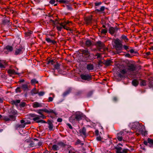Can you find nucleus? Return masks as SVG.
Masks as SVG:
<instances>
[{"mask_svg": "<svg viewBox=\"0 0 153 153\" xmlns=\"http://www.w3.org/2000/svg\"><path fill=\"white\" fill-rule=\"evenodd\" d=\"M141 125L138 123H133L130 124V126L131 128L133 129H135L137 131Z\"/></svg>", "mask_w": 153, "mask_h": 153, "instance_id": "5", "label": "nucleus"}, {"mask_svg": "<svg viewBox=\"0 0 153 153\" xmlns=\"http://www.w3.org/2000/svg\"><path fill=\"white\" fill-rule=\"evenodd\" d=\"M54 63V62L53 60L50 59L48 61L47 64H51V65H53Z\"/></svg>", "mask_w": 153, "mask_h": 153, "instance_id": "45", "label": "nucleus"}, {"mask_svg": "<svg viewBox=\"0 0 153 153\" xmlns=\"http://www.w3.org/2000/svg\"><path fill=\"white\" fill-rule=\"evenodd\" d=\"M23 48L21 46H16L14 54L16 55L20 54L23 53Z\"/></svg>", "mask_w": 153, "mask_h": 153, "instance_id": "4", "label": "nucleus"}, {"mask_svg": "<svg viewBox=\"0 0 153 153\" xmlns=\"http://www.w3.org/2000/svg\"><path fill=\"white\" fill-rule=\"evenodd\" d=\"M66 7H67V9L69 10H72L73 9V8L71 7V5H67Z\"/></svg>", "mask_w": 153, "mask_h": 153, "instance_id": "48", "label": "nucleus"}, {"mask_svg": "<svg viewBox=\"0 0 153 153\" xmlns=\"http://www.w3.org/2000/svg\"><path fill=\"white\" fill-rule=\"evenodd\" d=\"M92 17V15H90L85 18V22L87 24H88L91 22Z\"/></svg>", "mask_w": 153, "mask_h": 153, "instance_id": "15", "label": "nucleus"}, {"mask_svg": "<svg viewBox=\"0 0 153 153\" xmlns=\"http://www.w3.org/2000/svg\"><path fill=\"white\" fill-rule=\"evenodd\" d=\"M86 68L89 71L92 70L94 69V66L93 65L89 64L87 65Z\"/></svg>", "mask_w": 153, "mask_h": 153, "instance_id": "23", "label": "nucleus"}, {"mask_svg": "<svg viewBox=\"0 0 153 153\" xmlns=\"http://www.w3.org/2000/svg\"><path fill=\"white\" fill-rule=\"evenodd\" d=\"M53 98L51 97H49V98H48V101L50 102H52V101H53Z\"/></svg>", "mask_w": 153, "mask_h": 153, "instance_id": "58", "label": "nucleus"}, {"mask_svg": "<svg viewBox=\"0 0 153 153\" xmlns=\"http://www.w3.org/2000/svg\"><path fill=\"white\" fill-rule=\"evenodd\" d=\"M38 91H37L36 88H34L31 91V93L32 95L37 94L38 93Z\"/></svg>", "mask_w": 153, "mask_h": 153, "instance_id": "35", "label": "nucleus"}, {"mask_svg": "<svg viewBox=\"0 0 153 153\" xmlns=\"http://www.w3.org/2000/svg\"><path fill=\"white\" fill-rule=\"evenodd\" d=\"M76 120L79 121L81 119L82 116L79 113H76L75 114Z\"/></svg>", "mask_w": 153, "mask_h": 153, "instance_id": "20", "label": "nucleus"}, {"mask_svg": "<svg viewBox=\"0 0 153 153\" xmlns=\"http://www.w3.org/2000/svg\"><path fill=\"white\" fill-rule=\"evenodd\" d=\"M117 30L118 28L117 27H110L109 28V33L111 35H113Z\"/></svg>", "mask_w": 153, "mask_h": 153, "instance_id": "13", "label": "nucleus"}, {"mask_svg": "<svg viewBox=\"0 0 153 153\" xmlns=\"http://www.w3.org/2000/svg\"><path fill=\"white\" fill-rule=\"evenodd\" d=\"M26 103L24 102H22L21 103L20 105L21 107H24L25 106Z\"/></svg>", "mask_w": 153, "mask_h": 153, "instance_id": "55", "label": "nucleus"}, {"mask_svg": "<svg viewBox=\"0 0 153 153\" xmlns=\"http://www.w3.org/2000/svg\"><path fill=\"white\" fill-rule=\"evenodd\" d=\"M79 132L80 135L84 137L86 136V129L85 127H83L82 129L79 130Z\"/></svg>", "mask_w": 153, "mask_h": 153, "instance_id": "14", "label": "nucleus"}, {"mask_svg": "<svg viewBox=\"0 0 153 153\" xmlns=\"http://www.w3.org/2000/svg\"><path fill=\"white\" fill-rule=\"evenodd\" d=\"M76 118L74 115H72L69 118V121L71 123L74 122Z\"/></svg>", "mask_w": 153, "mask_h": 153, "instance_id": "26", "label": "nucleus"}, {"mask_svg": "<svg viewBox=\"0 0 153 153\" xmlns=\"http://www.w3.org/2000/svg\"><path fill=\"white\" fill-rule=\"evenodd\" d=\"M38 95L40 96H43L45 94V92L44 91H41L39 92L38 93Z\"/></svg>", "mask_w": 153, "mask_h": 153, "instance_id": "51", "label": "nucleus"}, {"mask_svg": "<svg viewBox=\"0 0 153 153\" xmlns=\"http://www.w3.org/2000/svg\"><path fill=\"white\" fill-rule=\"evenodd\" d=\"M67 125L69 127V128L71 129H72V127L71 125L69 123H68L67 124Z\"/></svg>", "mask_w": 153, "mask_h": 153, "instance_id": "59", "label": "nucleus"}, {"mask_svg": "<svg viewBox=\"0 0 153 153\" xmlns=\"http://www.w3.org/2000/svg\"><path fill=\"white\" fill-rule=\"evenodd\" d=\"M33 146H34V144L33 143H30L29 144V146L30 147H33Z\"/></svg>", "mask_w": 153, "mask_h": 153, "instance_id": "63", "label": "nucleus"}, {"mask_svg": "<svg viewBox=\"0 0 153 153\" xmlns=\"http://www.w3.org/2000/svg\"><path fill=\"white\" fill-rule=\"evenodd\" d=\"M33 33V31L30 30H28L27 32L25 33V35L27 36H28L31 35Z\"/></svg>", "mask_w": 153, "mask_h": 153, "instance_id": "38", "label": "nucleus"}, {"mask_svg": "<svg viewBox=\"0 0 153 153\" xmlns=\"http://www.w3.org/2000/svg\"><path fill=\"white\" fill-rule=\"evenodd\" d=\"M112 63V61L111 60H107L105 62V64L107 66H109L111 65V64Z\"/></svg>", "mask_w": 153, "mask_h": 153, "instance_id": "36", "label": "nucleus"}, {"mask_svg": "<svg viewBox=\"0 0 153 153\" xmlns=\"http://www.w3.org/2000/svg\"><path fill=\"white\" fill-rule=\"evenodd\" d=\"M49 124V126H48V128L49 129L50 131H51L53 130V124L52 123H48Z\"/></svg>", "mask_w": 153, "mask_h": 153, "instance_id": "44", "label": "nucleus"}, {"mask_svg": "<svg viewBox=\"0 0 153 153\" xmlns=\"http://www.w3.org/2000/svg\"><path fill=\"white\" fill-rule=\"evenodd\" d=\"M96 139L98 141H100L102 140V138L100 136H98L97 137Z\"/></svg>", "mask_w": 153, "mask_h": 153, "instance_id": "57", "label": "nucleus"}, {"mask_svg": "<svg viewBox=\"0 0 153 153\" xmlns=\"http://www.w3.org/2000/svg\"><path fill=\"white\" fill-rule=\"evenodd\" d=\"M13 50V47L10 45H7L4 49V51L5 53L7 54L10 52H12Z\"/></svg>", "mask_w": 153, "mask_h": 153, "instance_id": "7", "label": "nucleus"}, {"mask_svg": "<svg viewBox=\"0 0 153 153\" xmlns=\"http://www.w3.org/2000/svg\"><path fill=\"white\" fill-rule=\"evenodd\" d=\"M137 131L143 135L145 136L147 134V132L146 131L145 127L143 125H140Z\"/></svg>", "mask_w": 153, "mask_h": 153, "instance_id": "6", "label": "nucleus"}, {"mask_svg": "<svg viewBox=\"0 0 153 153\" xmlns=\"http://www.w3.org/2000/svg\"><path fill=\"white\" fill-rule=\"evenodd\" d=\"M9 117L10 118L14 119V120H15V117L13 115H10L9 116Z\"/></svg>", "mask_w": 153, "mask_h": 153, "instance_id": "64", "label": "nucleus"}, {"mask_svg": "<svg viewBox=\"0 0 153 153\" xmlns=\"http://www.w3.org/2000/svg\"><path fill=\"white\" fill-rule=\"evenodd\" d=\"M105 7L104 6H102L100 9H96V10L98 12H102L104 10Z\"/></svg>", "mask_w": 153, "mask_h": 153, "instance_id": "42", "label": "nucleus"}, {"mask_svg": "<svg viewBox=\"0 0 153 153\" xmlns=\"http://www.w3.org/2000/svg\"><path fill=\"white\" fill-rule=\"evenodd\" d=\"M31 83L32 85H34L36 83H38V82L35 79H33L31 80Z\"/></svg>", "mask_w": 153, "mask_h": 153, "instance_id": "43", "label": "nucleus"}, {"mask_svg": "<svg viewBox=\"0 0 153 153\" xmlns=\"http://www.w3.org/2000/svg\"><path fill=\"white\" fill-rule=\"evenodd\" d=\"M43 112H45L48 113H54V112L51 109L48 110L46 109H43L37 110L36 111V112L40 115V116L41 117V118L43 119H45L46 118V116L43 114Z\"/></svg>", "mask_w": 153, "mask_h": 153, "instance_id": "2", "label": "nucleus"}, {"mask_svg": "<svg viewBox=\"0 0 153 153\" xmlns=\"http://www.w3.org/2000/svg\"><path fill=\"white\" fill-rule=\"evenodd\" d=\"M3 120H5L6 121H8L10 120V118L6 116H5L3 117Z\"/></svg>", "mask_w": 153, "mask_h": 153, "instance_id": "49", "label": "nucleus"}, {"mask_svg": "<svg viewBox=\"0 0 153 153\" xmlns=\"http://www.w3.org/2000/svg\"><path fill=\"white\" fill-rule=\"evenodd\" d=\"M92 44L91 41L89 40H88L86 41L85 45L88 47L90 46Z\"/></svg>", "mask_w": 153, "mask_h": 153, "instance_id": "40", "label": "nucleus"}, {"mask_svg": "<svg viewBox=\"0 0 153 153\" xmlns=\"http://www.w3.org/2000/svg\"><path fill=\"white\" fill-rule=\"evenodd\" d=\"M128 151V150L126 149H124L122 150L121 153H127Z\"/></svg>", "mask_w": 153, "mask_h": 153, "instance_id": "52", "label": "nucleus"}, {"mask_svg": "<svg viewBox=\"0 0 153 153\" xmlns=\"http://www.w3.org/2000/svg\"><path fill=\"white\" fill-rule=\"evenodd\" d=\"M46 41L48 43H51V42L52 41V40H51L50 38H46L45 39Z\"/></svg>", "mask_w": 153, "mask_h": 153, "instance_id": "54", "label": "nucleus"}, {"mask_svg": "<svg viewBox=\"0 0 153 153\" xmlns=\"http://www.w3.org/2000/svg\"><path fill=\"white\" fill-rule=\"evenodd\" d=\"M146 83L145 80H142L140 82V85L144 86L146 85Z\"/></svg>", "mask_w": 153, "mask_h": 153, "instance_id": "46", "label": "nucleus"}, {"mask_svg": "<svg viewBox=\"0 0 153 153\" xmlns=\"http://www.w3.org/2000/svg\"><path fill=\"white\" fill-rule=\"evenodd\" d=\"M52 149L53 150H59V148L58 143L57 144L53 145L52 146Z\"/></svg>", "mask_w": 153, "mask_h": 153, "instance_id": "22", "label": "nucleus"}, {"mask_svg": "<svg viewBox=\"0 0 153 153\" xmlns=\"http://www.w3.org/2000/svg\"><path fill=\"white\" fill-rule=\"evenodd\" d=\"M57 2L55 0H51L49 1V3L52 5H53L54 6H56L57 5Z\"/></svg>", "mask_w": 153, "mask_h": 153, "instance_id": "29", "label": "nucleus"}, {"mask_svg": "<svg viewBox=\"0 0 153 153\" xmlns=\"http://www.w3.org/2000/svg\"><path fill=\"white\" fill-rule=\"evenodd\" d=\"M6 63L4 60H0V68H5Z\"/></svg>", "mask_w": 153, "mask_h": 153, "instance_id": "18", "label": "nucleus"}, {"mask_svg": "<svg viewBox=\"0 0 153 153\" xmlns=\"http://www.w3.org/2000/svg\"><path fill=\"white\" fill-rule=\"evenodd\" d=\"M120 72L122 74H125L129 72L128 71V69L127 68V67H125L124 68L122 69L120 71Z\"/></svg>", "mask_w": 153, "mask_h": 153, "instance_id": "21", "label": "nucleus"}, {"mask_svg": "<svg viewBox=\"0 0 153 153\" xmlns=\"http://www.w3.org/2000/svg\"><path fill=\"white\" fill-rule=\"evenodd\" d=\"M127 68L128 69V71L129 72L134 71L136 68L134 65L131 64L128 66V67H127Z\"/></svg>", "mask_w": 153, "mask_h": 153, "instance_id": "17", "label": "nucleus"}, {"mask_svg": "<svg viewBox=\"0 0 153 153\" xmlns=\"http://www.w3.org/2000/svg\"><path fill=\"white\" fill-rule=\"evenodd\" d=\"M144 144L146 145H148L151 147L153 145V140L149 138L148 139V141H144L143 142Z\"/></svg>", "mask_w": 153, "mask_h": 153, "instance_id": "10", "label": "nucleus"}, {"mask_svg": "<svg viewBox=\"0 0 153 153\" xmlns=\"http://www.w3.org/2000/svg\"><path fill=\"white\" fill-rule=\"evenodd\" d=\"M121 38L124 40L126 42H128V39L127 37V36L124 35H122L121 37Z\"/></svg>", "mask_w": 153, "mask_h": 153, "instance_id": "34", "label": "nucleus"}, {"mask_svg": "<svg viewBox=\"0 0 153 153\" xmlns=\"http://www.w3.org/2000/svg\"><path fill=\"white\" fill-rule=\"evenodd\" d=\"M2 24L4 25H11V23L10 22L9 18L7 17L4 18L2 20Z\"/></svg>", "mask_w": 153, "mask_h": 153, "instance_id": "11", "label": "nucleus"}, {"mask_svg": "<svg viewBox=\"0 0 153 153\" xmlns=\"http://www.w3.org/2000/svg\"><path fill=\"white\" fill-rule=\"evenodd\" d=\"M25 123L22 124H17L16 125V127L17 128H23L25 127Z\"/></svg>", "mask_w": 153, "mask_h": 153, "instance_id": "37", "label": "nucleus"}, {"mask_svg": "<svg viewBox=\"0 0 153 153\" xmlns=\"http://www.w3.org/2000/svg\"><path fill=\"white\" fill-rule=\"evenodd\" d=\"M56 1H58L60 3H62V4H69V1L67 0H56Z\"/></svg>", "mask_w": 153, "mask_h": 153, "instance_id": "27", "label": "nucleus"}, {"mask_svg": "<svg viewBox=\"0 0 153 153\" xmlns=\"http://www.w3.org/2000/svg\"><path fill=\"white\" fill-rule=\"evenodd\" d=\"M115 149H116V153H121L122 152V148L121 147H115Z\"/></svg>", "mask_w": 153, "mask_h": 153, "instance_id": "31", "label": "nucleus"}, {"mask_svg": "<svg viewBox=\"0 0 153 153\" xmlns=\"http://www.w3.org/2000/svg\"><path fill=\"white\" fill-rule=\"evenodd\" d=\"M125 56L126 57H128V58H131V55L129 54V53L126 54L125 55Z\"/></svg>", "mask_w": 153, "mask_h": 153, "instance_id": "61", "label": "nucleus"}, {"mask_svg": "<svg viewBox=\"0 0 153 153\" xmlns=\"http://www.w3.org/2000/svg\"><path fill=\"white\" fill-rule=\"evenodd\" d=\"M33 107L34 108L41 107H42V104L37 102H34L32 104Z\"/></svg>", "mask_w": 153, "mask_h": 153, "instance_id": "16", "label": "nucleus"}, {"mask_svg": "<svg viewBox=\"0 0 153 153\" xmlns=\"http://www.w3.org/2000/svg\"><path fill=\"white\" fill-rule=\"evenodd\" d=\"M64 24V22L61 23L59 24V26L57 25L56 26V28L58 31H61L62 28H63V26L61 25L62 24Z\"/></svg>", "mask_w": 153, "mask_h": 153, "instance_id": "32", "label": "nucleus"}, {"mask_svg": "<svg viewBox=\"0 0 153 153\" xmlns=\"http://www.w3.org/2000/svg\"><path fill=\"white\" fill-rule=\"evenodd\" d=\"M101 32L102 34H105L107 32V30L106 29H102L101 30Z\"/></svg>", "mask_w": 153, "mask_h": 153, "instance_id": "50", "label": "nucleus"}, {"mask_svg": "<svg viewBox=\"0 0 153 153\" xmlns=\"http://www.w3.org/2000/svg\"><path fill=\"white\" fill-rule=\"evenodd\" d=\"M60 65L59 64L57 63L54 66V68L56 69H59V68Z\"/></svg>", "mask_w": 153, "mask_h": 153, "instance_id": "47", "label": "nucleus"}, {"mask_svg": "<svg viewBox=\"0 0 153 153\" xmlns=\"http://www.w3.org/2000/svg\"><path fill=\"white\" fill-rule=\"evenodd\" d=\"M20 102V100H12L11 101L13 105H17Z\"/></svg>", "mask_w": 153, "mask_h": 153, "instance_id": "28", "label": "nucleus"}, {"mask_svg": "<svg viewBox=\"0 0 153 153\" xmlns=\"http://www.w3.org/2000/svg\"><path fill=\"white\" fill-rule=\"evenodd\" d=\"M79 51L86 60L88 59L91 60L94 59V55L93 53H90V51H88V49H80Z\"/></svg>", "mask_w": 153, "mask_h": 153, "instance_id": "1", "label": "nucleus"}, {"mask_svg": "<svg viewBox=\"0 0 153 153\" xmlns=\"http://www.w3.org/2000/svg\"><path fill=\"white\" fill-rule=\"evenodd\" d=\"M16 92H20L21 91L20 88L19 87L17 88L16 89Z\"/></svg>", "mask_w": 153, "mask_h": 153, "instance_id": "56", "label": "nucleus"}, {"mask_svg": "<svg viewBox=\"0 0 153 153\" xmlns=\"http://www.w3.org/2000/svg\"><path fill=\"white\" fill-rule=\"evenodd\" d=\"M21 88L24 91L28 90V88L27 84L26 83L23 84Z\"/></svg>", "mask_w": 153, "mask_h": 153, "instance_id": "24", "label": "nucleus"}, {"mask_svg": "<svg viewBox=\"0 0 153 153\" xmlns=\"http://www.w3.org/2000/svg\"><path fill=\"white\" fill-rule=\"evenodd\" d=\"M40 118H41L39 116L36 115V117L33 118V120L34 121H36L37 123H46L45 121L42 120H40Z\"/></svg>", "mask_w": 153, "mask_h": 153, "instance_id": "9", "label": "nucleus"}, {"mask_svg": "<svg viewBox=\"0 0 153 153\" xmlns=\"http://www.w3.org/2000/svg\"><path fill=\"white\" fill-rule=\"evenodd\" d=\"M102 4L101 2H96L95 3V6H99L100 5Z\"/></svg>", "mask_w": 153, "mask_h": 153, "instance_id": "53", "label": "nucleus"}, {"mask_svg": "<svg viewBox=\"0 0 153 153\" xmlns=\"http://www.w3.org/2000/svg\"><path fill=\"white\" fill-rule=\"evenodd\" d=\"M62 121V118H59L57 120V121L58 122H61Z\"/></svg>", "mask_w": 153, "mask_h": 153, "instance_id": "62", "label": "nucleus"}, {"mask_svg": "<svg viewBox=\"0 0 153 153\" xmlns=\"http://www.w3.org/2000/svg\"><path fill=\"white\" fill-rule=\"evenodd\" d=\"M123 132L122 131H120L118 134L117 139L119 141H121L123 139Z\"/></svg>", "mask_w": 153, "mask_h": 153, "instance_id": "19", "label": "nucleus"}, {"mask_svg": "<svg viewBox=\"0 0 153 153\" xmlns=\"http://www.w3.org/2000/svg\"><path fill=\"white\" fill-rule=\"evenodd\" d=\"M82 79L85 80H89L91 79V76L88 75L82 74L80 76Z\"/></svg>", "mask_w": 153, "mask_h": 153, "instance_id": "12", "label": "nucleus"}, {"mask_svg": "<svg viewBox=\"0 0 153 153\" xmlns=\"http://www.w3.org/2000/svg\"><path fill=\"white\" fill-rule=\"evenodd\" d=\"M57 143L59 146V149L61 147H65L66 146L65 144L62 142H58Z\"/></svg>", "mask_w": 153, "mask_h": 153, "instance_id": "33", "label": "nucleus"}, {"mask_svg": "<svg viewBox=\"0 0 153 153\" xmlns=\"http://www.w3.org/2000/svg\"><path fill=\"white\" fill-rule=\"evenodd\" d=\"M69 23H71V22H68L66 23L64 22V24H61V25L63 26V28L67 30H68L69 29V27H67L66 25L67 24H69Z\"/></svg>", "mask_w": 153, "mask_h": 153, "instance_id": "25", "label": "nucleus"}, {"mask_svg": "<svg viewBox=\"0 0 153 153\" xmlns=\"http://www.w3.org/2000/svg\"><path fill=\"white\" fill-rule=\"evenodd\" d=\"M123 48L126 50H127L128 49V46L126 45H124L123 46Z\"/></svg>", "mask_w": 153, "mask_h": 153, "instance_id": "60", "label": "nucleus"}, {"mask_svg": "<svg viewBox=\"0 0 153 153\" xmlns=\"http://www.w3.org/2000/svg\"><path fill=\"white\" fill-rule=\"evenodd\" d=\"M8 73L10 74H15L16 73L13 69H9L8 71Z\"/></svg>", "mask_w": 153, "mask_h": 153, "instance_id": "41", "label": "nucleus"}, {"mask_svg": "<svg viewBox=\"0 0 153 153\" xmlns=\"http://www.w3.org/2000/svg\"><path fill=\"white\" fill-rule=\"evenodd\" d=\"M115 48L117 51H121L122 48V45L121 41L119 39H116L114 41Z\"/></svg>", "mask_w": 153, "mask_h": 153, "instance_id": "3", "label": "nucleus"}, {"mask_svg": "<svg viewBox=\"0 0 153 153\" xmlns=\"http://www.w3.org/2000/svg\"><path fill=\"white\" fill-rule=\"evenodd\" d=\"M79 144H80L81 146H83L84 145V143H81V140L79 139H78L75 143V145H77Z\"/></svg>", "mask_w": 153, "mask_h": 153, "instance_id": "39", "label": "nucleus"}, {"mask_svg": "<svg viewBox=\"0 0 153 153\" xmlns=\"http://www.w3.org/2000/svg\"><path fill=\"white\" fill-rule=\"evenodd\" d=\"M132 83L133 85L135 86H136L138 85L139 82L138 81L137 79H134L132 80Z\"/></svg>", "mask_w": 153, "mask_h": 153, "instance_id": "30", "label": "nucleus"}, {"mask_svg": "<svg viewBox=\"0 0 153 153\" xmlns=\"http://www.w3.org/2000/svg\"><path fill=\"white\" fill-rule=\"evenodd\" d=\"M96 46L100 50L101 49L104 50L105 48L104 44L102 42L100 41H98L97 42L96 44Z\"/></svg>", "mask_w": 153, "mask_h": 153, "instance_id": "8", "label": "nucleus"}]
</instances>
